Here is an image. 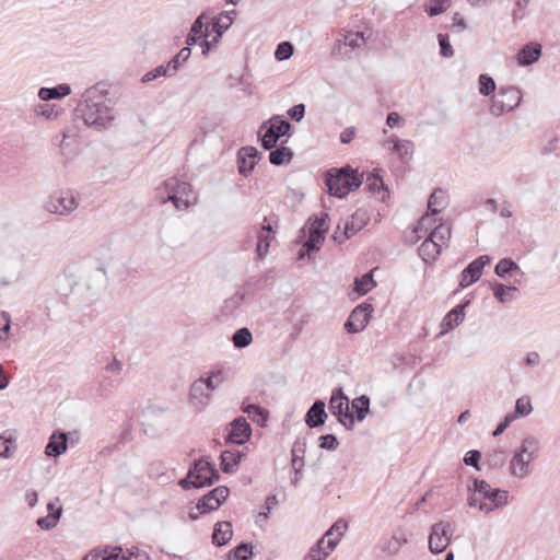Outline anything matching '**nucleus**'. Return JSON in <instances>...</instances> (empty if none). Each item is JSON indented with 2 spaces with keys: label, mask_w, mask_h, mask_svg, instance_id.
I'll list each match as a JSON object with an SVG mask.
<instances>
[{
  "label": "nucleus",
  "mask_w": 560,
  "mask_h": 560,
  "mask_svg": "<svg viewBox=\"0 0 560 560\" xmlns=\"http://www.w3.org/2000/svg\"><path fill=\"white\" fill-rule=\"evenodd\" d=\"M243 453L238 451H224L221 454V468L224 472L230 474L234 471L235 467L240 464Z\"/></svg>",
  "instance_id": "obj_33"
},
{
  "label": "nucleus",
  "mask_w": 560,
  "mask_h": 560,
  "mask_svg": "<svg viewBox=\"0 0 560 560\" xmlns=\"http://www.w3.org/2000/svg\"><path fill=\"white\" fill-rule=\"evenodd\" d=\"M162 75H172L171 71L166 68V65H161V66L156 67L155 69L145 73L142 78V81L150 82V81H153Z\"/></svg>",
  "instance_id": "obj_61"
},
{
  "label": "nucleus",
  "mask_w": 560,
  "mask_h": 560,
  "mask_svg": "<svg viewBox=\"0 0 560 560\" xmlns=\"http://www.w3.org/2000/svg\"><path fill=\"white\" fill-rule=\"evenodd\" d=\"M219 478L218 470L209 462L198 459L189 468L187 476L178 481V485L184 490L203 488L213 485Z\"/></svg>",
  "instance_id": "obj_4"
},
{
  "label": "nucleus",
  "mask_w": 560,
  "mask_h": 560,
  "mask_svg": "<svg viewBox=\"0 0 560 560\" xmlns=\"http://www.w3.org/2000/svg\"><path fill=\"white\" fill-rule=\"evenodd\" d=\"M191 55V50L189 47L182 48L177 55H175L167 63L166 68L171 71L172 74H175L180 66L188 60Z\"/></svg>",
  "instance_id": "obj_46"
},
{
  "label": "nucleus",
  "mask_w": 560,
  "mask_h": 560,
  "mask_svg": "<svg viewBox=\"0 0 560 560\" xmlns=\"http://www.w3.org/2000/svg\"><path fill=\"white\" fill-rule=\"evenodd\" d=\"M446 206V192L443 189H435L428 200V209L432 214H438Z\"/></svg>",
  "instance_id": "obj_36"
},
{
  "label": "nucleus",
  "mask_w": 560,
  "mask_h": 560,
  "mask_svg": "<svg viewBox=\"0 0 560 560\" xmlns=\"http://www.w3.org/2000/svg\"><path fill=\"white\" fill-rule=\"evenodd\" d=\"M451 0H433L429 7H427L425 12L430 16H435L438 14L443 13L450 7Z\"/></svg>",
  "instance_id": "obj_57"
},
{
  "label": "nucleus",
  "mask_w": 560,
  "mask_h": 560,
  "mask_svg": "<svg viewBox=\"0 0 560 560\" xmlns=\"http://www.w3.org/2000/svg\"><path fill=\"white\" fill-rule=\"evenodd\" d=\"M304 452H305V443L300 442L299 440L295 441L293 448H292V465H293L296 474L300 472L304 466V458H303Z\"/></svg>",
  "instance_id": "obj_49"
},
{
  "label": "nucleus",
  "mask_w": 560,
  "mask_h": 560,
  "mask_svg": "<svg viewBox=\"0 0 560 560\" xmlns=\"http://www.w3.org/2000/svg\"><path fill=\"white\" fill-rule=\"evenodd\" d=\"M290 122L276 116L269 121L264 122L259 130L258 136L261 139V144L266 150H271L276 147L280 137L284 136L290 129Z\"/></svg>",
  "instance_id": "obj_9"
},
{
  "label": "nucleus",
  "mask_w": 560,
  "mask_h": 560,
  "mask_svg": "<svg viewBox=\"0 0 560 560\" xmlns=\"http://www.w3.org/2000/svg\"><path fill=\"white\" fill-rule=\"evenodd\" d=\"M75 116L96 130L109 128L115 120V112L107 90L102 84L86 89L75 108Z\"/></svg>",
  "instance_id": "obj_1"
},
{
  "label": "nucleus",
  "mask_w": 560,
  "mask_h": 560,
  "mask_svg": "<svg viewBox=\"0 0 560 560\" xmlns=\"http://www.w3.org/2000/svg\"><path fill=\"white\" fill-rule=\"evenodd\" d=\"M495 90V82L494 80L487 75V74H480L479 77V93L481 95L488 96Z\"/></svg>",
  "instance_id": "obj_56"
},
{
  "label": "nucleus",
  "mask_w": 560,
  "mask_h": 560,
  "mask_svg": "<svg viewBox=\"0 0 560 560\" xmlns=\"http://www.w3.org/2000/svg\"><path fill=\"white\" fill-rule=\"evenodd\" d=\"M371 37V32H352V31H340L336 43L332 47V56H343V47H350L351 49L362 48L366 40Z\"/></svg>",
  "instance_id": "obj_12"
},
{
  "label": "nucleus",
  "mask_w": 560,
  "mask_h": 560,
  "mask_svg": "<svg viewBox=\"0 0 560 560\" xmlns=\"http://www.w3.org/2000/svg\"><path fill=\"white\" fill-rule=\"evenodd\" d=\"M376 285L372 272L363 275L361 278L354 280V291L359 295L369 293Z\"/></svg>",
  "instance_id": "obj_48"
},
{
  "label": "nucleus",
  "mask_w": 560,
  "mask_h": 560,
  "mask_svg": "<svg viewBox=\"0 0 560 560\" xmlns=\"http://www.w3.org/2000/svg\"><path fill=\"white\" fill-rule=\"evenodd\" d=\"M533 411V406L530 402V398L528 396L520 397L515 402V410L512 413H508L512 416L513 420H516L521 417H526Z\"/></svg>",
  "instance_id": "obj_47"
},
{
  "label": "nucleus",
  "mask_w": 560,
  "mask_h": 560,
  "mask_svg": "<svg viewBox=\"0 0 560 560\" xmlns=\"http://www.w3.org/2000/svg\"><path fill=\"white\" fill-rule=\"evenodd\" d=\"M428 236L443 248L444 246H447L451 238V228L447 224L441 223L434 226Z\"/></svg>",
  "instance_id": "obj_37"
},
{
  "label": "nucleus",
  "mask_w": 560,
  "mask_h": 560,
  "mask_svg": "<svg viewBox=\"0 0 560 560\" xmlns=\"http://www.w3.org/2000/svg\"><path fill=\"white\" fill-rule=\"evenodd\" d=\"M366 186L369 190L382 201H384L388 195L387 188L378 174L369 175L366 178Z\"/></svg>",
  "instance_id": "obj_34"
},
{
  "label": "nucleus",
  "mask_w": 560,
  "mask_h": 560,
  "mask_svg": "<svg viewBox=\"0 0 560 560\" xmlns=\"http://www.w3.org/2000/svg\"><path fill=\"white\" fill-rule=\"evenodd\" d=\"M325 240V235H322L319 232H308V237L303 245L305 250H302L299 255V258L302 259L305 253L310 254L313 250H318Z\"/></svg>",
  "instance_id": "obj_40"
},
{
  "label": "nucleus",
  "mask_w": 560,
  "mask_h": 560,
  "mask_svg": "<svg viewBox=\"0 0 560 560\" xmlns=\"http://www.w3.org/2000/svg\"><path fill=\"white\" fill-rule=\"evenodd\" d=\"M61 516V508H58L54 513L48 514L45 517L37 520V525L43 529L54 528Z\"/></svg>",
  "instance_id": "obj_54"
},
{
  "label": "nucleus",
  "mask_w": 560,
  "mask_h": 560,
  "mask_svg": "<svg viewBox=\"0 0 560 560\" xmlns=\"http://www.w3.org/2000/svg\"><path fill=\"white\" fill-rule=\"evenodd\" d=\"M252 340L253 335L246 327L237 329L232 337V341L235 348H245L250 345Z\"/></svg>",
  "instance_id": "obj_51"
},
{
  "label": "nucleus",
  "mask_w": 560,
  "mask_h": 560,
  "mask_svg": "<svg viewBox=\"0 0 560 560\" xmlns=\"http://www.w3.org/2000/svg\"><path fill=\"white\" fill-rule=\"evenodd\" d=\"M15 450V441L11 438L0 435V457L8 458Z\"/></svg>",
  "instance_id": "obj_60"
},
{
  "label": "nucleus",
  "mask_w": 560,
  "mask_h": 560,
  "mask_svg": "<svg viewBox=\"0 0 560 560\" xmlns=\"http://www.w3.org/2000/svg\"><path fill=\"white\" fill-rule=\"evenodd\" d=\"M442 247L429 236L423 241L419 247V255L425 261H434L441 254Z\"/></svg>",
  "instance_id": "obj_29"
},
{
  "label": "nucleus",
  "mask_w": 560,
  "mask_h": 560,
  "mask_svg": "<svg viewBox=\"0 0 560 560\" xmlns=\"http://www.w3.org/2000/svg\"><path fill=\"white\" fill-rule=\"evenodd\" d=\"M80 199L71 190H60L51 194L43 203L45 211L61 217L70 215L79 207Z\"/></svg>",
  "instance_id": "obj_7"
},
{
  "label": "nucleus",
  "mask_w": 560,
  "mask_h": 560,
  "mask_svg": "<svg viewBox=\"0 0 560 560\" xmlns=\"http://www.w3.org/2000/svg\"><path fill=\"white\" fill-rule=\"evenodd\" d=\"M244 413H247L250 419L260 427H265L269 418L268 410L254 404H243L241 407Z\"/></svg>",
  "instance_id": "obj_30"
},
{
  "label": "nucleus",
  "mask_w": 560,
  "mask_h": 560,
  "mask_svg": "<svg viewBox=\"0 0 560 560\" xmlns=\"http://www.w3.org/2000/svg\"><path fill=\"white\" fill-rule=\"evenodd\" d=\"M393 143V152L397 153L402 163H408L413 154V143L410 140H400L397 137H390L385 144Z\"/></svg>",
  "instance_id": "obj_24"
},
{
  "label": "nucleus",
  "mask_w": 560,
  "mask_h": 560,
  "mask_svg": "<svg viewBox=\"0 0 560 560\" xmlns=\"http://www.w3.org/2000/svg\"><path fill=\"white\" fill-rule=\"evenodd\" d=\"M67 434L66 433H52L49 438V442L46 445L45 454L47 456L57 457L67 451Z\"/></svg>",
  "instance_id": "obj_26"
},
{
  "label": "nucleus",
  "mask_w": 560,
  "mask_h": 560,
  "mask_svg": "<svg viewBox=\"0 0 560 560\" xmlns=\"http://www.w3.org/2000/svg\"><path fill=\"white\" fill-rule=\"evenodd\" d=\"M468 491V505L486 514L502 509L509 503V492L492 488L486 480L474 479L472 487H469Z\"/></svg>",
  "instance_id": "obj_2"
},
{
  "label": "nucleus",
  "mask_w": 560,
  "mask_h": 560,
  "mask_svg": "<svg viewBox=\"0 0 560 560\" xmlns=\"http://www.w3.org/2000/svg\"><path fill=\"white\" fill-rule=\"evenodd\" d=\"M352 408L357 413V419L362 421L370 411V399L368 396L362 395L352 400Z\"/></svg>",
  "instance_id": "obj_50"
},
{
  "label": "nucleus",
  "mask_w": 560,
  "mask_h": 560,
  "mask_svg": "<svg viewBox=\"0 0 560 560\" xmlns=\"http://www.w3.org/2000/svg\"><path fill=\"white\" fill-rule=\"evenodd\" d=\"M10 323L9 313L0 312V339L5 340L9 338Z\"/></svg>",
  "instance_id": "obj_63"
},
{
  "label": "nucleus",
  "mask_w": 560,
  "mask_h": 560,
  "mask_svg": "<svg viewBox=\"0 0 560 560\" xmlns=\"http://www.w3.org/2000/svg\"><path fill=\"white\" fill-rule=\"evenodd\" d=\"M337 547L336 540H327L324 544V539H319L314 545L303 560H325Z\"/></svg>",
  "instance_id": "obj_23"
},
{
  "label": "nucleus",
  "mask_w": 560,
  "mask_h": 560,
  "mask_svg": "<svg viewBox=\"0 0 560 560\" xmlns=\"http://www.w3.org/2000/svg\"><path fill=\"white\" fill-rule=\"evenodd\" d=\"M490 257L487 255H482L471 261L463 271L460 275V281L459 285L462 288H466L470 285L471 283L478 281L482 275V269L486 265L490 262Z\"/></svg>",
  "instance_id": "obj_19"
},
{
  "label": "nucleus",
  "mask_w": 560,
  "mask_h": 560,
  "mask_svg": "<svg viewBox=\"0 0 560 560\" xmlns=\"http://www.w3.org/2000/svg\"><path fill=\"white\" fill-rule=\"evenodd\" d=\"M515 270H518V265L511 258L501 259L494 268L495 275L501 278H504L506 275Z\"/></svg>",
  "instance_id": "obj_52"
},
{
  "label": "nucleus",
  "mask_w": 560,
  "mask_h": 560,
  "mask_svg": "<svg viewBox=\"0 0 560 560\" xmlns=\"http://www.w3.org/2000/svg\"><path fill=\"white\" fill-rule=\"evenodd\" d=\"M229 377V372L224 368L218 366L207 373L206 376H201L200 378L209 384V387L213 389V392L219 388Z\"/></svg>",
  "instance_id": "obj_31"
},
{
  "label": "nucleus",
  "mask_w": 560,
  "mask_h": 560,
  "mask_svg": "<svg viewBox=\"0 0 560 560\" xmlns=\"http://www.w3.org/2000/svg\"><path fill=\"white\" fill-rule=\"evenodd\" d=\"M438 40L440 44V54L441 56L445 58H451L454 56V49L450 44L448 35L446 34H439Z\"/></svg>",
  "instance_id": "obj_59"
},
{
  "label": "nucleus",
  "mask_w": 560,
  "mask_h": 560,
  "mask_svg": "<svg viewBox=\"0 0 560 560\" xmlns=\"http://www.w3.org/2000/svg\"><path fill=\"white\" fill-rule=\"evenodd\" d=\"M370 221L369 212L364 209H358L349 219L346 220L343 232L334 234V240L338 243H343L351 236L361 231Z\"/></svg>",
  "instance_id": "obj_15"
},
{
  "label": "nucleus",
  "mask_w": 560,
  "mask_h": 560,
  "mask_svg": "<svg viewBox=\"0 0 560 560\" xmlns=\"http://www.w3.org/2000/svg\"><path fill=\"white\" fill-rule=\"evenodd\" d=\"M229 488L225 486H219L205 494L196 505L198 513L194 511L189 512L191 520H197L199 514H205L219 509V506L225 501L229 495Z\"/></svg>",
  "instance_id": "obj_11"
},
{
  "label": "nucleus",
  "mask_w": 560,
  "mask_h": 560,
  "mask_svg": "<svg viewBox=\"0 0 560 560\" xmlns=\"http://www.w3.org/2000/svg\"><path fill=\"white\" fill-rule=\"evenodd\" d=\"M71 93L70 85L62 83L54 88H40L38 90V97L42 101L61 100Z\"/></svg>",
  "instance_id": "obj_27"
},
{
  "label": "nucleus",
  "mask_w": 560,
  "mask_h": 560,
  "mask_svg": "<svg viewBox=\"0 0 560 560\" xmlns=\"http://www.w3.org/2000/svg\"><path fill=\"white\" fill-rule=\"evenodd\" d=\"M523 95L517 86H500L497 94L491 97L489 112L495 117L514 110L522 102Z\"/></svg>",
  "instance_id": "obj_6"
},
{
  "label": "nucleus",
  "mask_w": 560,
  "mask_h": 560,
  "mask_svg": "<svg viewBox=\"0 0 560 560\" xmlns=\"http://www.w3.org/2000/svg\"><path fill=\"white\" fill-rule=\"evenodd\" d=\"M293 54V45L289 42H282L277 46L275 57L279 61L289 59Z\"/></svg>",
  "instance_id": "obj_58"
},
{
  "label": "nucleus",
  "mask_w": 560,
  "mask_h": 560,
  "mask_svg": "<svg viewBox=\"0 0 560 560\" xmlns=\"http://www.w3.org/2000/svg\"><path fill=\"white\" fill-rule=\"evenodd\" d=\"M408 539L405 533L395 532L393 536L388 539L384 547V551L389 555H397L401 547L407 544Z\"/></svg>",
  "instance_id": "obj_41"
},
{
  "label": "nucleus",
  "mask_w": 560,
  "mask_h": 560,
  "mask_svg": "<svg viewBox=\"0 0 560 560\" xmlns=\"http://www.w3.org/2000/svg\"><path fill=\"white\" fill-rule=\"evenodd\" d=\"M329 410L337 417L338 421L347 429L354 424V417L349 411V399L341 387L335 388L329 400Z\"/></svg>",
  "instance_id": "obj_10"
},
{
  "label": "nucleus",
  "mask_w": 560,
  "mask_h": 560,
  "mask_svg": "<svg viewBox=\"0 0 560 560\" xmlns=\"http://www.w3.org/2000/svg\"><path fill=\"white\" fill-rule=\"evenodd\" d=\"M486 462L490 468L498 469L504 466L506 462L505 452L498 447L493 448L486 455Z\"/></svg>",
  "instance_id": "obj_44"
},
{
  "label": "nucleus",
  "mask_w": 560,
  "mask_h": 560,
  "mask_svg": "<svg viewBox=\"0 0 560 560\" xmlns=\"http://www.w3.org/2000/svg\"><path fill=\"white\" fill-rule=\"evenodd\" d=\"M233 530L230 522H218L212 534V541L217 546H223L232 538Z\"/></svg>",
  "instance_id": "obj_28"
},
{
  "label": "nucleus",
  "mask_w": 560,
  "mask_h": 560,
  "mask_svg": "<svg viewBox=\"0 0 560 560\" xmlns=\"http://www.w3.org/2000/svg\"><path fill=\"white\" fill-rule=\"evenodd\" d=\"M260 159L261 153L255 147H242L237 151L238 173L244 177H248Z\"/></svg>",
  "instance_id": "obj_17"
},
{
  "label": "nucleus",
  "mask_w": 560,
  "mask_h": 560,
  "mask_svg": "<svg viewBox=\"0 0 560 560\" xmlns=\"http://www.w3.org/2000/svg\"><path fill=\"white\" fill-rule=\"evenodd\" d=\"M293 158V152L287 147L278 148L270 152L269 161L273 165H282L289 163Z\"/></svg>",
  "instance_id": "obj_45"
},
{
  "label": "nucleus",
  "mask_w": 560,
  "mask_h": 560,
  "mask_svg": "<svg viewBox=\"0 0 560 560\" xmlns=\"http://www.w3.org/2000/svg\"><path fill=\"white\" fill-rule=\"evenodd\" d=\"M453 536L450 523L439 522L432 525L429 536V549L432 553H441L448 546Z\"/></svg>",
  "instance_id": "obj_13"
},
{
  "label": "nucleus",
  "mask_w": 560,
  "mask_h": 560,
  "mask_svg": "<svg viewBox=\"0 0 560 560\" xmlns=\"http://www.w3.org/2000/svg\"><path fill=\"white\" fill-rule=\"evenodd\" d=\"M59 115L55 105L44 104L38 107L37 116L48 120L57 118Z\"/></svg>",
  "instance_id": "obj_62"
},
{
  "label": "nucleus",
  "mask_w": 560,
  "mask_h": 560,
  "mask_svg": "<svg viewBox=\"0 0 560 560\" xmlns=\"http://www.w3.org/2000/svg\"><path fill=\"white\" fill-rule=\"evenodd\" d=\"M213 393L214 392L212 388L209 387V384H206V382L199 377L190 386V406L197 411L205 410L211 402Z\"/></svg>",
  "instance_id": "obj_14"
},
{
  "label": "nucleus",
  "mask_w": 560,
  "mask_h": 560,
  "mask_svg": "<svg viewBox=\"0 0 560 560\" xmlns=\"http://www.w3.org/2000/svg\"><path fill=\"white\" fill-rule=\"evenodd\" d=\"M539 442L534 436L525 438L515 451L509 465L510 475L516 479H524L532 472V462L537 457Z\"/></svg>",
  "instance_id": "obj_3"
},
{
  "label": "nucleus",
  "mask_w": 560,
  "mask_h": 560,
  "mask_svg": "<svg viewBox=\"0 0 560 560\" xmlns=\"http://www.w3.org/2000/svg\"><path fill=\"white\" fill-rule=\"evenodd\" d=\"M541 56V46L538 43L526 44L516 55V61L520 66H530Z\"/></svg>",
  "instance_id": "obj_21"
},
{
  "label": "nucleus",
  "mask_w": 560,
  "mask_h": 560,
  "mask_svg": "<svg viewBox=\"0 0 560 560\" xmlns=\"http://www.w3.org/2000/svg\"><path fill=\"white\" fill-rule=\"evenodd\" d=\"M467 303L457 305L455 308L450 311L441 323V331L440 335H444L447 331L454 329L459 324L463 323L465 318V307Z\"/></svg>",
  "instance_id": "obj_20"
},
{
  "label": "nucleus",
  "mask_w": 560,
  "mask_h": 560,
  "mask_svg": "<svg viewBox=\"0 0 560 560\" xmlns=\"http://www.w3.org/2000/svg\"><path fill=\"white\" fill-rule=\"evenodd\" d=\"M236 16V11H225L218 14L212 21V31L215 33L214 42L218 43L222 34L230 28L234 19Z\"/></svg>",
  "instance_id": "obj_22"
},
{
  "label": "nucleus",
  "mask_w": 560,
  "mask_h": 560,
  "mask_svg": "<svg viewBox=\"0 0 560 560\" xmlns=\"http://www.w3.org/2000/svg\"><path fill=\"white\" fill-rule=\"evenodd\" d=\"M435 214H432L431 213H425L424 215H422L417 225L415 226L412 233L416 234V241L424 237L427 235V233L431 232V230H433L434 225H435V222H436V219L434 218Z\"/></svg>",
  "instance_id": "obj_32"
},
{
  "label": "nucleus",
  "mask_w": 560,
  "mask_h": 560,
  "mask_svg": "<svg viewBox=\"0 0 560 560\" xmlns=\"http://www.w3.org/2000/svg\"><path fill=\"white\" fill-rule=\"evenodd\" d=\"M244 295L240 292L233 294L231 298L226 299L224 301V304L222 306V312L225 315L233 314L243 303Z\"/></svg>",
  "instance_id": "obj_53"
},
{
  "label": "nucleus",
  "mask_w": 560,
  "mask_h": 560,
  "mask_svg": "<svg viewBox=\"0 0 560 560\" xmlns=\"http://www.w3.org/2000/svg\"><path fill=\"white\" fill-rule=\"evenodd\" d=\"M250 434L252 428L246 419L238 417L229 424L226 442L241 445L249 440Z\"/></svg>",
  "instance_id": "obj_18"
},
{
  "label": "nucleus",
  "mask_w": 560,
  "mask_h": 560,
  "mask_svg": "<svg viewBox=\"0 0 560 560\" xmlns=\"http://www.w3.org/2000/svg\"><path fill=\"white\" fill-rule=\"evenodd\" d=\"M117 378L110 376V374H106L104 371L98 376V389L102 395H107L113 390Z\"/></svg>",
  "instance_id": "obj_55"
},
{
  "label": "nucleus",
  "mask_w": 560,
  "mask_h": 560,
  "mask_svg": "<svg viewBox=\"0 0 560 560\" xmlns=\"http://www.w3.org/2000/svg\"><path fill=\"white\" fill-rule=\"evenodd\" d=\"M272 226L270 224L262 225L258 233L257 242V254L259 257H264L269 249L270 241L272 238Z\"/></svg>",
  "instance_id": "obj_35"
},
{
  "label": "nucleus",
  "mask_w": 560,
  "mask_h": 560,
  "mask_svg": "<svg viewBox=\"0 0 560 560\" xmlns=\"http://www.w3.org/2000/svg\"><path fill=\"white\" fill-rule=\"evenodd\" d=\"M328 214L325 212H322L319 217L310 218L307 223L304 226V231L307 230L308 232L317 231L322 235H325L328 231Z\"/></svg>",
  "instance_id": "obj_38"
},
{
  "label": "nucleus",
  "mask_w": 560,
  "mask_h": 560,
  "mask_svg": "<svg viewBox=\"0 0 560 560\" xmlns=\"http://www.w3.org/2000/svg\"><path fill=\"white\" fill-rule=\"evenodd\" d=\"M492 290L495 299L501 303L512 302L515 299L514 292L517 291L515 287H508L502 283H495Z\"/></svg>",
  "instance_id": "obj_42"
},
{
  "label": "nucleus",
  "mask_w": 560,
  "mask_h": 560,
  "mask_svg": "<svg viewBox=\"0 0 560 560\" xmlns=\"http://www.w3.org/2000/svg\"><path fill=\"white\" fill-rule=\"evenodd\" d=\"M347 523L339 520L325 533L320 539H324V544H327V540H336L338 545L345 532L347 530Z\"/></svg>",
  "instance_id": "obj_43"
},
{
  "label": "nucleus",
  "mask_w": 560,
  "mask_h": 560,
  "mask_svg": "<svg viewBox=\"0 0 560 560\" xmlns=\"http://www.w3.org/2000/svg\"><path fill=\"white\" fill-rule=\"evenodd\" d=\"M326 185L330 195L342 198L361 185V180L354 172L340 170L337 174H328Z\"/></svg>",
  "instance_id": "obj_8"
},
{
  "label": "nucleus",
  "mask_w": 560,
  "mask_h": 560,
  "mask_svg": "<svg viewBox=\"0 0 560 560\" xmlns=\"http://www.w3.org/2000/svg\"><path fill=\"white\" fill-rule=\"evenodd\" d=\"M373 306L369 303H362L354 307L348 320L345 323V329L349 334H357L362 331L371 318Z\"/></svg>",
  "instance_id": "obj_16"
},
{
  "label": "nucleus",
  "mask_w": 560,
  "mask_h": 560,
  "mask_svg": "<svg viewBox=\"0 0 560 560\" xmlns=\"http://www.w3.org/2000/svg\"><path fill=\"white\" fill-rule=\"evenodd\" d=\"M164 189L167 197L162 202L171 201L177 210H186L196 201L190 184L172 177L165 180Z\"/></svg>",
  "instance_id": "obj_5"
},
{
  "label": "nucleus",
  "mask_w": 560,
  "mask_h": 560,
  "mask_svg": "<svg viewBox=\"0 0 560 560\" xmlns=\"http://www.w3.org/2000/svg\"><path fill=\"white\" fill-rule=\"evenodd\" d=\"M122 549L120 547H113L103 551H93L85 556L84 560H119L121 558Z\"/></svg>",
  "instance_id": "obj_39"
},
{
  "label": "nucleus",
  "mask_w": 560,
  "mask_h": 560,
  "mask_svg": "<svg viewBox=\"0 0 560 560\" xmlns=\"http://www.w3.org/2000/svg\"><path fill=\"white\" fill-rule=\"evenodd\" d=\"M327 413L325 411V402L316 400L308 409L305 422L310 428H316L325 423Z\"/></svg>",
  "instance_id": "obj_25"
},
{
  "label": "nucleus",
  "mask_w": 560,
  "mask_h": 560,
  "mask_svg": "<svg viewBox=\"0 0 560 560\" xmlns=\"http://www.w3.org/2000/svg\"><path fill=\"white\" fill-rule=\"evenodd\" d=\"M481 458V453L479 451H476V450H471V451H468L465 456H464V463L467 465V466H472L475 467L476 469H480L479 468V460Z\"/></svg>",
  "instance_id": "obj_64"
}]
</instances>
